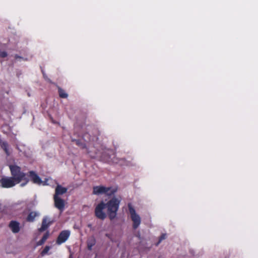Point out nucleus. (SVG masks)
I'll return each mask as SVG.
<instances>
[{
	"mask_svg": "<svg viewBox=\"0 0 258 258\" xmlns=\"http://www.w3.org/2000/svg\"><path fill=\"white\" fill-rule=\"evenodd\" d=\"M105 208V204L103 202H101L96 207L95 214L98 218L103 220L106 218V213L103 211Z\"/></svg>",
	"mask_w": 258,
	"mask_h": 258,
	"instance_id": "423d86ee",
	"label": "nucleus"
},
{
	"mask_svg": "<svg viewBox=\"0 0 258 258\" xmlns=\"http://www.w3.org/2000/svg\"><path fill=\"white\" fill-rule=\"evenodd\" d=\"M0 183L2 186L4 188L12 187L16 184L19 183V182H16V180L12 177L3 178L0 180Z\"/></svg>",
	"mask_w": 258,
	"mask_h": 258,
	"instance_id": "0eeeda50",
	"label": "nucleus"
},
{
	"mask_svg": "<svg viewBox=\"0 0 258 258\" xmlns=\"http://www.w3.org/2000/svg\"><path fill=\"white\" fill-rule=\"evenodd\" d=\"M10 169L11 171L12 178L16 180V182H20L24 181V183L21 184V186H25L28 182V179L26 177L25 173L21 171L20 168L16 165H10Z\"/></svg>",
	"mask_w": 258,
	"mask_h": 258,
	"instance_id": "f03ea898",
	"label": "nucleus"
},
{
	"mask_svg": "<svg viewBox=\"0 0 258 258\" xmlns=\"http://www.w3.org/2000/svg\"><path fill=\"white\" fill-rule=\"evenodd\" d=\"M76 144L80 146V147L84 148H85V145L79 140L75 141Z\"/></svg>",
	"mask_w": 258,
	"mask_h": 258,
	"instance_id": "6ab92c4d",
	"label": "nucleus"
},
{
	"mask_svg": "<svg viewBox=\"0 0 258 258\" xmlns=\"http://www.w3.org/2000/svg\"><path fill=\"white\" fill-rule=\"evenodd\" d=\"M117 190L115 188L111 187H105L104 186H96L93 187V194L94 195L105 194L111 196L114 194Z\"/></svg>",
	"mask_w": 258,
	"mask_h": 258,
	"instance_id": "7ed1b4c3",
	"label": "nucleus"
},
{
	"mask_svg": "<svg viewBox=\"0 0 258 258\" xmlns=\"http://www.w3.org/2000/svg\"><path fill=\"white\" fill-rule=\"evenodd\" d=\"M50 247L48 246H45L44 249L42 251L41 254L42 256H44L46 254H47L48 252V251L50 250Z\"/></svg>",
	"mask_w": 258,
	"mask_h": 258,
	"instance_id": "f3484780",
	"label": "nucleus"
},
{
	"mask_svg": "<svg viewBox=\"0 0 258 258\" xmlns=\"http://www.w3.org/2000/svg\"><path fill=\"white\" fill-rule=\"evenodd\" d=\"M31 180L33 183L42 185H51L53 180L50 178H45L44 181L42 180L40 177L33 171L30 172L29 175Z\"/></svg>",
	"mask_w": 258,
	"mask_h": 258,
	"instance_id": "20e7f679",
	"label": "nucleus"
},
{
	"mask_svg": "<svg viewBox=\"0 0 258 258\" xmlns=\"http://www.w3.org/2000/svg\"><path fill=\"white\" fill-rule=\"evenodd\" d=\"M129 213L131 218L133 222V227L134 229L137 228L141 224V219L139 214H138L131 204L128 205Z\"/></svg>",
	"mask_w": 258,
	"mask_h": 258,
	"instance_id": "39448f33",
	"label": "nucleus"
},
{
	"mask_svg": "<svg viewBox=\"0 0 258 258\" xmlns=\"http://www.w3.org/2000/svg\"><path fill=\"white\" fill-rule=\"evenodd\" d=\"M7 56V54L5 51H1L0 52V56L2 57H5Z\"/></svg>",
	"mask_w": 258,
	"mask_h": 258,
	"instance_id": "412c9836",
	"label": "nucleus"
},
{
	"mask_svg": "<svg viewBox=\"0 0 258 258\" xmlns=\"http://www.w3.org/2000/svg\"><path fill=\"white\" fill-rule=\"evenodd\" d=\"M9 227L13 233H18L20 231V224L15 221H11L9 224Z\"/></svg>",
	"mask_w": 258,
	"mask_h": 258,
	"instance_id": "9b49d317",
	"label": "nucleus"
},
{
	"mask_svg": "<svg viewBox=\"0 0 258 258\" xmlns=\"http://www.w3.org/2000/svg\"><path fill=\"white\" fill-rule=\"evenodd\" d=\"M166 235L165 234H162V235L161 236V237H160L159 241V242H158V244L160 242H161V241L162 240L165 239L166 238Z\"/></svg>",
	"mask_w": 258,
	"mask_h": 258,
	"instance_id": "aec40b11",
	"label": "nucleus"
},
{
	"mask_svg": "<svg viewBox=\"0 0 258 258\" xmlns=\"http://www.w3.org/2000/svg\"><path fill=\"white\" fill-rule=\"evenodd\" d=\"M54 206L60 212L63 211L65 207V201L60 197H53Z\"/></svg>",
	"mask_w": 258,
	"mask_h": 258,
	"instance_id": "1a4fd4ad",
	"label": "nucleus"
},
{
	"mask_svg": "<svg viewBox=\"0 0 258 258\" xmlns=\"http://www.w3.org/2000/svg\"><path fill=\"white\" fill-rule=\"evenodd\" d=\"M96 239L93 236L89 237L87 241V248L89 250H91L93 246L96 244Z\"/></svg>",
	"mask_w": 258,
	"mask_h": 258,
	"instance_id": "ddd939ff",
	"label": "nucleus"
},
{
	"mask_svg": "<svg viewBox=\"0 0 258 258\" xmlns=\"http://www.w3.org/2000/svg\"><path fill=\"white\" fill-rule=\"evenodd\" d=\"M68 190V188L62 186L61 185L57 184V185L55 189V194L54 195V197H60V196L66 193Z\"/></svg>",
	"mask_w": 258,
	"mask_h": 258,
	"instance_id": "9d476101",
	"label": "nucleus"
},
{
	"mask_svg": "<svg viewBox=\"0 0 258 258\" xmlns=\"http://www.w3.org/2000/svg\"><path fill=\"white\" fill-rule=\"evenodd\" d=\"M2 147L5 150L6 153L8 155L9 153L8 151V145L6 143H3Z\"/></svg>",
	"mask_w": 258,
	"mask_h": 258,
	"instance_id": "a211bd4d",
	"label": "nucleus"
},
{
	"mask_svg": "<svg viewBox=\"0 0 258 258\" xmlns=\"http://www.w3.org/2000/svg\"><path fill=\"white\" fill-rule=\"evenodd\" d=\"M59 95L60 97L66 98L68 97V94L61 88H58Z\"/></svg>",
	"mask_w": 258,
	"mask_h": 258,
	"instance_id": "dca6fc26",
	"label": "nucleus"
},
{
	"mask_svg": "<svg viewBox=\"0 0 258 258\" xmlns=\"http://www.w3.org/2000/svg\"><path fill=\"white\" fill-rule=\"evenodd\" d=\"M120 203V199L113 197L105 204V208L107 209L108 215L111 220L116 217Z\"/></svg>",
	"mask_w": 258,
	"mask_h": 258,
	"instance_id": "f257e3e1",
	"label": "nucleus"
},
{
	"mask_svg": "<svg viewBox=\"0 0 258 258\" xmlns=\"http://www.w3.org/2000/svg\"><path fill=\"white\" fill-rule=\"evenodd\" d=\"M39 215V213L36 212H30L28 216L27 220L29 222H32L34 221L36 217Z\"/></svg>",
	"mask_w": 258,
	"mask_h": 258,
	"instance_id": "4468645a",
	"label": "nucleus"
},
{
	"mask_svg": "<svg viewBox=\"0 0 258 258\" xmlns=\"http://www.w3.org/2000/svg\"><path fill=\"white\" fill-rule=\"evenodd\" d=\"M190 254H192L193 256H196V255H195V251H194V250H190Z\"/></svg>",
	"mask_w": 258,
	"mask_h": 258,
	"instance_id": "4be33fe9",
	"label": "nucleus"
},
{
	"mask_svg": "<svg viewBox=\"0 0 258 258\" xmlns=\"http://www.w3.org/2000/svg\"><path fill=\"white\" fill-rule=\"evenodd\" d=\"M51 224V222L49 221L47 217L43 218L41 227L39 228L40 231H44L46 229L49 225Z\"/></svg>",
	"mask_w": 258,
	"mask_h": 258,
	"instance_id": "f8f14e48",
	"label": "nucleus"
},
{
	"mask_svg": "<svg viewBox=\"0 0 258 258\" xmlns=\"http://www.w3.org/2000/svg\"><path fill=\"white\" fill-rule=\"evenodd\" d=\"M49 233L46 232L43 236L42 238L37 242V245H41L43 244L46 239L48 238Z\"/></svg>",
	"mask_w": 258,
	"mask_h": 258,
	"instance_id": "2eb2a0df",
	"label": "nucleus"
},
{
	"mask_svg": "<svg viewBox=\"0 0 258 258\" xmlns=\"http://www.w3.org/2000/svg\"><path fill=\"white\" fill-rule=\"evenodd\" d=\"M70 231L69 230H63L61 232L58 236L57 243L60 244L64 242L69 237Z\"/></svg>",
	"mask_w": 258,
	"mask_h": 258,
	"instance_id": "6e6552de",
	"label": "nucleus"
}]
</instances>
